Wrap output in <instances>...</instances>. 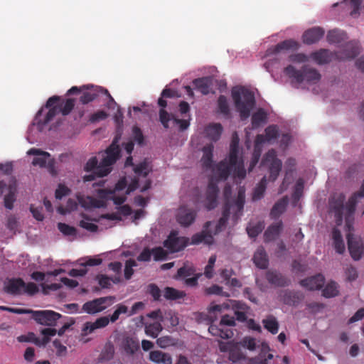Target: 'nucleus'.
<instances>
[{"label": "nucleus", "instance_id": "8fccbe9b", "mask_svg": "<svg viewBox=\"0 0 364 364\" xmlns=\"http://www.w3.org/2000/svg\"><path fill=\"white\" fill-rule=\"evenodd\" d=\"M266 189V178L264 176L260 183L257 185V186L255 188L252 198L254 200H257L261 199Z\"/></svg>", "mask_w": 364, "mask_h": 364}, {"label": "nucleus", "instance_id": "473e14b6", "mask_svg": "<svg viewBox=\"0 0 364 364\" xmlns=\"http://www.w3.org/2000/svg\"><path fill=\"white\" fill-rule=\"evenodd\" d=\"M5 226L12 235H15L17 232H20L21 225L19 218L14 214L6 215Z\"/></svg>", "mask_w": 364, "mask_h": 364}, {"label": "nucleus", "instance_id": "49530a36", "mask_svg": "<svg viewBox=\"0 0 364 364\" xmlns=\"http://www.w3.org/2000/svg\"><path fill=\"white\" fill-rule=\"evenodd\" d=\"M338 292V284L335 282H331L323 289V295L326 298H331L337 296Z\"/></svg>", "mask_w": 364, "mask_h": 364}, {"label": "nucleus", "instance_id": "423d86ee", "mask_svg": "<svg viewBox=\"0 0 364 364\" xmlns=\"http://www.w3.org/2000/svg\"><path fill=\"white\" fill-rule=\"evenodd\" d=\"M360 52L358 41H351L345 44L342 51L331 52L327 49H321L311 54V58L318 65H324L333 60H345L353 59Z\"/></svg>", "mask_w": 364, "mask_h": 364}, {"label": "nucleus", "instance_id": "58836bf2", "mask_svg": "<svg viewBox=\"0 0 364 364\" xmlns=\"http://www.w3.org/2000/svg\"><path fill=\"white\" fill-rule=\"evenodd\" d=\"M240 139L237 132H234L230 144L229 158L228 159H239L240 154L239 146Z\"/></svg>", "mask_w": 364, "mask_h": 364}, {"label": "nucleus", "instance_id": "3c124183", "mask_svg": "<svg viewBox=\"0 0 364 364\" xmlns=\"http://www.w3.org/2000/svg\"><path fill=\"white\" fill-rule=\"evenodd\" d=\"M264 228V223L258 222L255 225H250L247 228V231L250 237H255L263 230Z\"/></svg>", "mask_w": 364, "mask_h": 364}, {"label": "nucleus", "instance_id": "7c9ffc66", "mask_svg": "<svg viewBox=\"0 0 364 364\" xmlns=\"http://www.w3.org/2000/svg\"><path fill=\"white\" fill-rule=\"evenodd\" d=\"M283 228V223L279 221L268 227L264 234V242H268L274 240L280 234Z\"/></svg>", "mask_w": 364, "mask_h": 364}, {"label": "nucleus", "instance_id": "f3484780", "mask_svg": "<svg viewBox=\"0 0 364 364\" xmlns=\"http://www.w3.org/2000/svg\"><path fill=\"white\" fill-rule=\"evenodd\" d=\"M168 253V252L162 247H156L151 250L145 248L137 257V260L141 262L149 261L151 255L154 256L155 260H162L166 258Z\"/></svg>", "mask_w": 364, "mask_h": 364}, {"label": "nucleus", "instance_id": "dca6fc26", "mask_svg": "<svg viewBox=\"0 0 364 364\" xmlns=\"http://www.w3.org/2000/svg\"><path fill=\"white\" fill-rule=\"evenodd\" d=\"M196 212L187 207H181L178 208L176 214L177 222L183 227L190 226L195 220Z\"/></svg>", "mask_w": 364, "mask_h": 364}, {"label": "nucleus", "instance_id": "37998d69", "mask_svg": "<svg viewBox=\"0 0 364 364\" xmlns=\"http://www.w3.org/2000/svg\"><path fill=\"white\" fill-rule=\"evenodd\" d=\"M218 112L225 117L228 118L230 115L229 104L227 97L224 95H220L218 99Z\"/></svg>", "mask_w": 364, "mask_h": 364}, {"label": "nucleus", "instance_id": "09e8293b", "mask_svg": "<svg viewBox=\"0 0 364 364\" xmlns=\"http://www.w3.org/2000/svg\"><path fill=\"white\" fill-rule=\"evenodd\" d=\"M267 141L266 135L257 134L255 141V151L252 159H259L261 146Z\"/></svg>", "mask_w": 364, "mask_h": 364}, {"label": "nucleus", "instance_id": "4468645a", "mask_svg": "<svg viewBox=\"0 0 364 364\" xmlns=\"http://www.w3.org/2000/svg\"><path fill=\"white\" fill-rule=\"evenodd\" d=\"M116 161H88L85 168L94 175L102 177L107 175L112 170V165Z\"/></svg>", "mask_w": 364, "mask_h": 364}, {"label": "nucleus", "instance_id": "cd10ccee", "mask_svg": "<svg viewBox=\"0 0 364 364\" xmlns=\"http://www.w3.org/2000/svg\"><path fill=\"white\" fill-rule=\"evenodd\" d=\"M149 360L157 364H172V358L170 354L161 350H152L149 355Z\"/></svg>", "mask_w": 364, "mask_h": 364}, {"label": "nucleus", "instance_id": "f257e3e1", "mask_svg": "<svg viewBox=\"0 0 364 364\" xmlns=\"http://www.w3.org/2000/svg\"><path fill=\"white\" fill-rule=\"evenodd\" d=\"M231 194V188L230 186H225L224 188V197L226 200L224 207L223 216L219 221L207 222L201 233L196 234L192 237L193 244L204 242L207 245H211L213 242V236L218 234L225 227L228 219H231L232 224L235 225L240 215H242L245 203V189L240 187L238 191V196L235 200H231L230 196Z\"/></svg>", "mask_w": 364, "mask_h": 364}, {"label": "nucleus", "instance_id": "a211bd4d", "mask_svg": "<svg viewBox=\"0 0 364 364\" xmlns=\"http://www.w3.org/2000/svg\"><path fill=\"white\" fill-rule=\"evenodd\" d=\"M109 323L108 316H102L95 321H89L84 323L82 328V334L87 336L94 333L96 330L106 327Z\"/></svg>", "mask_w": 364, "mask_h": 364}, {"label": "nucleus", "instance_id": "6e6d98bb", "mask_svg": "<svg viewBox=\"0 0 364 364\" xmlns=\"http://www.w3.org/2000/svg\"><path fill=\"white\" fill-rule=\"evenodd\" d=\"M177 274L178 277H186L196 274L195 268L188 264H185L183 267L178 269Z\"/></svg>", "mask_w": 364, "mask_h": 364}, {"label": "nucleus", "instance_id": "4d7b16f0", "mask_svg": "<svg viewBox=\"0 0 364 364\" xmlns=\"http://www.w3.org/2000/svg\"><path fill=\"white\" fill-rule=\"evenodd\" d=\"M128 312V308L125 305H123L122 304H118L117 306L116 310L114 311V313L110 316L109 318V321L112 323H114L116 321H117L119 318V316L122 314H126Z\"/></svg>", "mask_w": 364, "mask_h": 364}, {"label": "nucleus", "instance_id": "79ce46f5", "mask_svg": "<svg viewBox=\"0 0 364 364\" xmlns=\"http://www.w3.org/2000/svg\"><path fill=\"white\" fill-rule=\"evenodd\" d=\"M263 323L264 328L272 334L277 333L279 329V323L274 316H268L265 319L263 320Z\"/></svg>", "mask_w": 364, "mask_h": 364}, {"label": "nucleus", "instance_id": "a18cd8bd", "mask_svg": "<svg viewBox=\"0 0 364 364\" xmlns=\"http://www.w3.org/2000/svg\"><path fill=\"white\" fill-rule=\"evenodd\" d=\"M164 296L166 299L175 300L183 298L186 294L182 291H178L172 287H166L164 291Z\"/></svg>", "mask_w": 364, "mask_h": 364}, {"label": "nucleus", "instance_id": "603ef678", "mask_svg": "<svg viewBox=\"0 0 364 364\" xmlns=\"http://www.w3.org/2000/svg\"><path fill=\"white\" fill-rule=\"evenodd\" d=\"M266 139L268 142L275 140L279 136V128L277 125H269L264 129Z\"/></svg>", "mask_w": 364, "mask_h": 364}, {"label": "nucleus", "instance_id": "72a5a7b5", "mask_svg": "<svg viewBox=\"0 0 364 364\" xmlns=\"http://www.w3.org/2000/svg\"><path fill=\"white\" fill-rule=\"evenodd\" d=\"M253 261L255 265L260 269H266L268 266V257L264 249L259 247L255 252Z\"/></svg>", "mask_w": 364, "mask_h": 364}, {"label": "nucleus", "instance_id": "9d476101", "mask_svg": "<svg viewBox=\"0 0 364 364\" xmlns=\"http://www.w3.org/2000/svg\"><path fill=\"white\" fill-rule=\"evenodd\" d=\"M343 217H346V213H344ZM345 229L347 232L346 237L350 255L353 260L358 261L362 258L364 253V242L360 236L353 233V224L350 227H348L346 218H345Z\"/></svg>", "mask_w": 364, "mask_h": 364}, {"label": "nucleus", "instance_id": "c9c22d12", "mask_svg": "<svg viewBox=\"0 0 364 364\" xmlns=\"http://www.w3.org/2000/svg\"><path fill=\"white\" fill-rule=\"evenodd\" d=\"M262 166L269 167L270 176L269 179L274 181L282 168V161H262Z\"/></svg>", "mask_w": 364, "mask_h": 364}, {"label": "nucleus", "instance_id": "2f4dec72", "mask_svg": "<svg viewBox=\"0 0 364 364\" xmlns=\"http://www.w3.org/2000/svg\"><path fill=\"white\" fill-rule=\"evenodd\" d=\"M327 41L331 44H341L348 39L347 33L343 31L334 29L328 31Z\"/></svg>", "mask_w": 364, "mask_h": 364}, {"label": "nucleus", "instance_id": "774afa93", "mask_svg": "<svg viewBox=\"0 0 364 364\" xmlns=\"http://www.w3.org/2000/svg\"><path fill=\"white\" fill-rule=\"evenodd\" d=\"M214 146L212 143L208 144L202 149L203 156L201 159H213Z\"/></svg>", "mask_w": 364, "mask_h": 364}, {"label": "nucleus", "instance_id": "c756f323", "mask_svg": "<svg viewBox=\"0 0 364 364\" xmlns=\"http://www.w3.org/2000/svg\"><path fill=\"white\" fill-rule=\"evenodd\" d=\"M16 181L10 183L7 187V193L4 197V205L8 210L14 208V203L16 201Z\"/></svg>", "mask_w": 364, "mask_h": 364}, {"label": "nucleus", "instance_id": "69168bd1", "mask_svg": "<svg viewBox=\"0 0 364 364\" xmlns=\"http://www.w3.org/2000/svg\"><path fill=\"white\" fill-rule=\"evenodd\" d=\"M156 344L161 348H166L174 344L173 339L171 336H162L156 340Z\"/></svg>", "mask_w": 364, "mask_h": 364}, {"label": "nucleus", "instance_id": "f704fd0d", "mask_svg": "<svg viewBox=\"0 0 364 364\" xmlns=\"http://www.w3.org/2000/svg\"><path fill=\"white\" fill-rule=\"evenodd\" d=\"M267 119V113L266 112V111L262 108L258 109L252 115V128L253 129L259 128L262 124L266 122Z\"/></svg>", "mask_w": 364, "mask_h": 364}, {"label": "nucleus", "instance_id": "9b49d317", "mask_svg": "<svg viewBox=\"0 0 364 364\" xmlns=\"http://www.w3.org/2000/svg\"><path fill=\"white\" fill-rule=\"evenodd\" d=\"M27 314H31L32 318L39 324L53 326L61 315L51 310L34 311L28 309Z\"/></svg>", "mask_w": 364, "mask_h": 364}, {"label": "nucleus", "instance_id": "0e129e2a", "mask_svg": "<svg viewBox=\"0 0 364 364\" xmlns=\"http://www.w3.org/2000/svg\"><path fill=\"white\" fill-rule=\"evenodd\" d=\"M136 262L134 259H129L125 263L124 277L129 279L134 273L133 267H136Z\"/></svg>", "mask_w": 364, "mask_h": 364}, {"label": "nucleus", "instance_id": "052dcab7", "mask_svg": "<svg viewBox=\"0 0 364 364\" xmlns=\"http://www.w3.org/2000/svg\"><path fill=\"white\" fill-rule=\"evenodd\" d=\"M108 117L107 113L103 110H98L90 116L89 122L90 123H96L100 121L105 120Z\"/></svg>", "mask_w": 364, "mask_h": 364}, {"label": "nucleus", "instance_id": "c85d7f7f", "mask_svg": "<svg viewBox=\"0 0 364 364\" xmlns=\"http://www.w3.org/2000/svg\"><path fill=\"white\" fill-rule=\"evenodd\" d=\"M120 152L121 149L117 144V139H115L106 150L102 152L101 159H119Z\"/></svg>", "mask_w": 364, "mask_h": 364}, {"label": "nucleus", "instance_id": "f8f14e48", "mask_svg": "<svg viewBox=\"0 0 364 364\" xmlns=\"http://www.w3.org/2000/svg\"><path fill=\"white\" fill-rule=\"evenodd\" d=\"M116 301L114 296H109L95 299L85 303L82 310L90 314H94L105 310Z\"/></svg>", "mask_w": 364, "mask_h": 364}, {"label": "nucleus", "instance_id": "412c9836", "mask_svg": "<svg viewBox=\"0 0 364 364\" xmlns=\"http://www.w3.org/2000/svg\"><path fill=\"white\" fill-rule=\"evenodd\" d=\"M25 282L21 279H8L4 282V291L11 294H21L23 293Z\"/></svg>", "mask_w": 364, "mask_h": 364}, {"label": "nucleus", "instance_id": "1a4fd4ad", "mask_svg": "<svg viewBox=\"0 0 364 364\" xmlns=\"http://www.w3.org/2000/svg\"><path fill=\"white\" fill-rule=\"evenodd\" d=\"M82 92L80 97V102L86 105L96 100L100 95H107L110 100L114 99L109 93L108 90L102 87L93 85H85L81 87L73 86L68 91V95H74Z\"/></svg>", "mask_w": 364, "mask_h": 364}, {"label": "nucleus", "instance_id": "39448f33", "mask_svg": "<svg viewBox=\"0 0 364 364\" xmlns=\"http://www.w3.org/2000/svg\"><path fill=\"white\" fill-rule=\"evenodd\" d=\"M60 97L54 95L47 100L44 107L37 112L33 126H36L38 131L41 132L44 127L48 124L60 112L63 115H68L75 106L73 99H68L62 106L60 103Z\"/></svg>", "mask_w": 364, "mask_h": 364}, {"label": "nucleus", "instance_id": "13d9d810", "mask_svg": "<svg viewBox=\"0 0 364 364\" xmlns=\"http://www.w3.org/2000/svg\"><path fill=\"white\" fill-rule=\"evenodd\" d=\"M171 120L170 122H173V127H177L179 131H184L190 125V122L187 119H180L176 118L173 114L171 117Z\"/></svg>", "mask_w": 364, "mask_h": 364}, {"label": "nucleus", "instance_id": "c03bdc74", "mask_svg": "<svg viewBox=\"0 0 364 364\" xmlns=\"http://www.w3.org/2000/svg\"><path fill=\"white\" fill-rule=\"evenodd\" d=\"M162 329L163 328L160 322H154L145 326L146 334L152 338H156Z\"/></svg>", "mask_w": 364, "mask_h": 364}, {"label": "nucleus", "instance_id": "de8ad7c7", "mask_svg": "<svg viewBox=\"0 0 364 364\" xmlns=\"http://www.w3.org/2000/svg\"><path fill=\"white\" fill-rule=\"evenodd\" d=\"M33 165L39 166L41 168H46L53 176L57 173L55 167V161H33Z\"/></svg>", "mask_w": 364, "mask_h": 364}, {"label": "nucleus", "instance_id": "2eb2a0df", "mask_svg": "<svg viewBox=\"0 0 364 364\" xmlns=\"http://www.w3.org/2000/svg\"><path fill=\"white\" fill-rule=\"evenodd\" d=\"M186 238L179 237L175 232H172L164 244L169 253H173L183 249L186 246Z\"/></svg>", "mask_w": 364, "mask_h": 364}, {"label": "nucleus", "instance_id": "a19ab883", "mask_svg": "<svg viewBox=\"0 0 364 364\" xmlns=\"http://www.w3.org/2000/svg\"><path fill=\"white\" fill-rule=\"evenodd\" d=\"M288 203V199L284 197L277 202L273 206L270 215L273 218L279 217L286 210Z\"/></svg>", "mask_w": 364, "mask_h": 364}, {"label": "nucleus", "instance_id": "393cba45", "mask_svg": "<svg viewBox=\"0 0 364 364\" xmlns=\"http://www.w3.org/2000/svg\"><path fill=\"white\" fill-rule=\"evenodd\" d=\"M164 98V97L161 96V97L158 100V105L161 107V109L159 112V122L165 129H169L171 127L169 122L171 120V117L173 114L168 113L165 109V107L167 106V102Z\"/></svg>", "mask_w": 364, "mask_h": 364}, {"label": "nucleus", "instance_id": "ea45409f", "mask_svg": "<svg viewBox=\"0 0 364 364\" xmlns=\"http://www.w3.org/2000/svg\"><path fill=\"white\" fill-rule=\"evenodd\" d=\"M195 88L203 95H208L210 90V82L207 77H200L195 79L193 81Z\"/></svg>", "mask_w": 364, "mask_h": 364}, {"label": "nucleus", "instance_id": "e2e57ef3", "mask_svg": "<svg viewBox=\"0 0 364 364\" xmlns=\"http://www.w3.org/2000/svg\"><path fill=\"white\" fill-rule=\"evenodd\" d=\"M58 230L65 235L72 236L76 234L75 228L65 223H59L58 224Z\"/></svg>", "mask_w": 364, "mask_h": 364}, {"label": "nucleus", "instance_id": "0eeeda50", "mask_svg": "<svg viewBox=\"0 0 364 364\" xmlns=\"http://www.w3.org/2000/svg\"><path fill=\"white\" fill-rule=\"evenodd\" d=\"M232 97L241 120L247 119L255 105L254 93L247 88L240 87L232 90Z\"/></svg>", "mask_w": 364, "mask_h": 364}, {"label": "nucleus", "instance_id": "ddd939ff", "mask_svg": "<svg viewBox=\"0 0 364 364\" xmlns=\"http://www.w3.org/2000/svg\"><path fill=\"white\" fill-rule=\"evenodd\" d=\"M219 349L221 352L228 353V359L232 363L245 359V355L241 351L240 343L220 341Z\"/></svg>", "mask_w": 364, "mask_h": 364}, {"label": "nucleus", "instance_id": "7ed1b4c3", "mask_svg": "<svg viewBox=\"0 0 364 364\" xmlns=\"http://www.w3.org/2000/svg\"><path fill=\"white\" fill-rule=\"evenodd\" d=\"M125 173L134 172V177L124 176L122 177L115 186L114 190L102 189L98 195L105 200H112L116 205H122L126 199V195L134 191L139 187V178H145L151 171L150 163L148 161H139L134 164L133 161H125Z\"/></svg>", "mask_w": 364, "mask_h": 364}, {"label": "nucleus", "instance_id": "6ab92c4d", "mask_svg": "<svg viewBox=\"0 0 364 364\" xmlns=\"http://www.w3.org/2000/svg\"><path fill=\"white\" fill-rule=\"evenodd\" d=\"M324 35V30L320 27H314L306 31L303 36V42L311 45L318 42Z\"/></svg>", "mask_w": 364, "mask_h": 364}, {"label": "nucleus", "instance_id": "e433bc0d", "mask_svg": "<svg viewBox=\"0 0 364 364\" xmlns=\"http://www.w3.org/2000/svg\"><path fill=\"white\" fill-rule=\"evenodd\" d=\"M78 201L86 209L101 208L105 205V203L103 200H97L90 196L78 197Z\"/></svg>", "mask_w": 364, "mask_h": 364}, {"label": "nucleus", "instance_id": "aec40b11", "mask_svg": "<svg viewBox=\"0 0 364 364\" xmlns=\"http://www.w3.org/2000/svg\"><path fill=\"white\" fill-rule=\"evenodd\" d=\"M324 277L318 274L317 275L306 278L300 282L302 287L306 288L309 290H317L320 289L324 284Z\"/></svg>", "mask_w": 364, "mask_h": 364}, {"label": "nucleus", "instance_id": "bb28decb", "mask_svg": "<svg viewBox=\"0 0 364 364\" xmlns=\"http://www.w3.org/2000/svg\"><path fill=\"white\" fill-rule=\"evenodd\" d=\"M331 240L333 241V246L336 252L340 255L343 254L346 250V246L342 234L337 228H334L332 230Z\"/></svg>", "mask_w": 364, "mask_h": 364}, {"label": "nucleus", "instance_id": "864d4df0", "mask_svg": "<svg viewBox=\"0 0 364 364\" xmlns=\"http://www.w3.org/2000/svg\"><path fill=\"white\" fill-rule=\"evenodd\" d=\"M27 154L36 156L33 159H50V154L48 152L37 148H31L27 151Z\"/></svg>", "mask_w": 364, "mask_h": 364}, {"label": "nucleus", "instance_id": "4be33fe9", "mask_svg": "<svg viewBox=\"0 0 364 364\" xmlns=\"http://www.w3.org/2000/svg\"><path fill=\"white\" fill-rule=\"evenodd\" d=\"M121 347L127 355H133L139 349V342L134 337L125 336L122 338Z\"/></svg>", "mask_w": 364, "mask_h": 364}, {"label": "nucleus", "instance_id": "20e7f679", "mask_svg": "<svg viewBox=\"0 0 364 364\" xmlns=\"http://www.w3.org/2000/svg\"><path fill=\"white\" fill-rule=\"evenodd\" d=\"M364 197V181L358 192L354 193L344 205L346 198L343 194L334 195L329 199V213L333 216L337 226L343 223V215L346 213L348 227H350L354 221L355 207L359 199Z\"/></svg>", "mask_w": 364, "mask_h": 364}, {"label": "nucleus", "instance_id": "338daca9", "mask_svg": "<svg viewBox=\"0 0 364 364\" xmlns=\"http://www.w3.org/2000/svg\"><path fill=\"white\" fill-rule=\"evenodd\" d=\"M132 135L134 141H136L139 145L144 144V137L142 131L139 127L136 126L133 127Z\"/></svg>", "mask_w": 364, "mask_h": 364}, {"label": "nucleus", "instance_id": "5fc2aeb1", "mask_svg": "<svg viewBox=\"0 0 364 364\" xmlns=\"http://www.w3.org/2000/svg\"><path fill=\"white\" fill-rule=\"evenodd\" d=\"M77 207V203L73 199H68L65 208L59 206L58 212L61 215H65L71 211L75 210Z\"/></svg>", "mask_w": 364, "mask_h": 364}, {"label": "nucleus", "instance_id": "f03ea898", "mask_svg": "<svg viewBox=\"0 0 364 364\" xmlns=\"http://www.w3.org/2000/svg\"><path fill=\"white\" fill-rule=\"evenodd\" d=\"M244 161H220L215 164V161H205L203 168L210 177V182L208 186L205 206L208 210L215 208L218 205L217 196L218 188L215 184L218 181L225 180L230 174L234 178L243 179L246 175L244 168Z\"/></svg>", "mask_w": 364, "mask_h": 364}, {"label": "nucleus", "instance_id": "6e6552de", "mask_svg": "<svg viewBox=\"0 0 364 364\" xmlns=\"http://www.w3.org/2000/svg\"><path fill=\"white\" fill-rule=\"evenodd\" d=\"M284 74L298 83L306 82L309 84H316L321 80L319 72L309 65H304L301 70L289 65L284 70Z\"/></svg>", "mask_w": 364, "mask_h": 364}, {"label": "nucleus", "instance_id": "b1692460", "mask_svg": "<svg viewBox=\"0 0 364 364\" xmlns=\"http://www.w3.org/2000/svg\"><path fill=\"white\" fill-rule=\"evenodd\" d=\"M223 131V126L220 123H210L204 130L205 137L213 141H217L220 138Z\"/></svg>", "mask_w": 364, "mask_h": 364}, {"label": "nucleus", "instance_id": "5701e85b", "mask_svg": "<svg viewBox=\"0 0 364 364\" xmlns=\"http://www.w3.org/2000/svg\"><path fill=\"white\" fill-rule=\"evenodd\" d=\"M299 48V43L293 39H287L277 43L275 46L268 50L269 53L276 54L282 50H296Z\"/></svg>", "mask_w": 364, "mask_h": 364}, {"label": "nucleus", "instance_id": "680f3d73", "mask_svg": "<svg viewBox=\"0 0 364 364\" xmlns=\"http://www.w3.org/2000/svg\"><path fill=\"white\" fill-rule=\"evenodd\" d=\"M345 274L346 277V280L348 282L355 281L358 277V271L355 267L352 265H348L345 269Z\"/></svg>", "mask_w": 364, "mask_h": 364}, {"label": "nucleus", "instance_id": "a878e982", "mask_svg": "<svg viewBox=\"0 0 364 364\" xmlns=\"http://www.w3.org/2000/svg\"><path fill=\"white\" fill-rule=\"evenodd\" d=\"M267 281L277 287H286L290 284V280L276 271H268L266 274Z\"/></svg>", "mask_w": 364, "mask_h": 364}, {"label": "nucleus", "instance_id": "bf43d9fd", "mask_svg": "<svg viewBox=\"0 0 364 364\" xmlns=\"http://www.w3.org/2000/svg\"><path fill=\"white\" fill-rule=\"evenodd\" d=\"M344 2L346 4H349L352 9L350 13V16L353 17H357L359 15L361 0H345Z\"/></svg>", "mask_w": 364, "mask_h": 364}, {"label": "nucleus", "instance_id": "4c0bfd02", "mask_svg": "<svg viewBox=\"0 0 364 364\" xmlns=\"http://www.w3.org/2000/svg\"><path fill=\"white\" fill-rule=\"evenodd\" d=\"M17 340L19 342H31L38 346H45L50 341L48 338L40 339L33 333H29L27 336H20Z\"/></svg>", "mask_w": 364, "mask_h": 364}]
</instances>
